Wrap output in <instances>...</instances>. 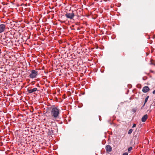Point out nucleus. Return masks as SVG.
<instances>
[{
	"label": "nucleus",
	"mask_w": 155,
	"mask_h": 155,
	"mask_svg": "<svg viewBox=\"0 0 155 155\" xmlns=\"http://www.w3.org/2000/svg\"><path fill=\"white\" fill-rule=\"evenodd\" d=\"M60 113V110L58 106H53L51 108V115L53 120L58 118Z\"/></svg>",
	"instance_id": "obj_1"
},
{
	"label": "nucleus",
	"mask_w": 155,
	"mask_h": 155,
	"mask_svg": "<svg viewBox=\"0 0 155 155\" xmlns=\"http://www.w3.org/2000/svg\"><path fill=\"white\" fill-rule=\"evenodd\" d=\"M38 72L35 70H32L29 75V77L30 78H36Z\"/></svg>",
	"instance_id": "obj_2"
},
{
	"label": "nucleus",
	"mask_w": 155,
	"mask_h": 155,
	"mask_svg": "<svg viewBox=\"0 0 155 155\" xmlns=\"http://www.w3.org/2000/svg\"><path fill=\"white\" fill-rule=\"evenodd\" d=\"M65 16L67 18L71 19H72L74 17V14L73 12L71 13H67L65 14Z\"/></svg>",
	"instance_id": "obj_3"
},
{
	"label": "nucleus",
	"mask_w": 155,
	"mask_h": 155,
	"mask_svg": "<svg viewBox=\"0 0 155 155\" xmlns=\"http://www.w3.org/2000/svg\"><path fill=\"white\" fill-rule=\"evenodd\" d=\"M6 25L4 24L0 25V34L1 33L5 30Z\"/></svg>",
	"instance_id": "obj_4"
},
{
	"label": "nucleus",
	"mask_w": 155,
	"mask_h": 155,
	"mask_svg": "<svg viewBox=\"0 0 155 155\" xmlns=\"http://www.w3.org/2000/svg\"><path fill=\"white\" fill-rule=\"evenodd\" d=\"M149 90L150 89L148 86H145L143 88L142 91L144 93H146L148 92Z\"/></svg>",
	"instance_id": "obj_5"
},
{
	"label": "nucleus",
	"mask_w": 155,
	"mask_h": 155,
	"mask_svg": "<svg viewBox=\"0 0 155 155\" xmlns=\"http://www.w3.org/2000/svg\"><path fill=\"white\" fill-rule=\"evenodd\" d=\"M37 90V88H34L32 89H28V92L29 93H32L36 91Z\"/></svg>",
	"instance_id": "obj_6"
},
{
	"label": "nucleus",
	"mask_w": 155,
	"mask_h": 155,
	"mask_svg": "<svg viewBox=\"0 0 155 155\" xmlns=\"http://www.w3.org/2000/svg\"><path fill=\"white\" fill-rule=\"evenodd\" d=\"M106 149L107 151L108 152H110L112 150V147L109 145H107L106 146Z\"/></svg>",
	"instance_id": "obj_7"
},
{
	"label": "nucleus",
	"mask_w": 155,
	"mask_h": 155,
	"mask_svg": "<svg viewBox=\"0 0 155 155\" xmlns=\"http://www.w3.org/2000/svg\"><path fill=\"white\" fill-rule=\"evenodd\" d=\"M148 116L147 114L144 115L142 118L141 121L143 122H144L146 121V120L147 119Z\"/></svg>",
	"instance_id": "obj_8"
},
{
	"label": "nucleus",
	"mask_w": 155,
	"mask_h": 155,
	"mask_svg": "<svg viewBox=\"0 0 155 155\" xmlns=\"http://www.w3.org/2000/svg\"><path fill=\"white\" fill-rule=\"evenodd\" d=\"M149 98V96H147V97L146 98L145 100V101H144V104L143 106H145V104L147 102Z\"/></svg>",
	"instance_id": "obj_9"
},
{
	"label": "nucleus",
	"mask_w": 155,
	"mask_h": 155,
	"mask_svg": "<svg viewBox=\"0 0 155 155\" xmlns=\"http://www.w3.org/2000/svg\"><path fill=\"white\" fill-rule=\"evenodd\" d=\"M137 110V108L136 107L132 109V111L134 113H135L136 112Z\"/></svg>",
	"instance_id": "obj_10"
},
{
	"label": "nucleus",
	"mask_w": 155,
	"mask_h": 155,
	"mask_svg": "<svg viewBox=\"0 0 155 155\" xmlns=\"http://www.w3.org/2000/svg\"><path fill=\"white\" fill-rule=\"evenodd\" d=\"M133 131V130L132 129H130L129 130L128 134H130L132 133Z\"/></svg>",
	"instance_id": "obj_11"
},
{
	"label": "nucleus",
	"mask_w": 155,
	"mask_h": 155,
	"mask_svg": "<svg viewBox=\"0 0 155 155\" xmlns=\"http://www.w3.org/2000/svg\"><path fill=\"white\" fill-rule=\"evenodd\" d=\"M132 149V148L131 147H130L128 149V151H130Z\"/></svg>",
	"instance_id": "obj_12"
},
{
	"label": "nucleus",
	"mask_w": 155,
	"mask_h": 155,
	"mask_svg": "<svg viewBox=\"0 0 155 155\" xmlns=\"http://www.w3.org/2000/svg\"><path fill=\"white\" fill-rule=\"evenodd\" d=\"M122 155H128V153L127 152L124 153Z\"/></svg>",
	"instance_id": "obj_13"
},
{
	"label": "nucleus",
	"mask_w": 155,
	"mask_h": 155,
	"mask_svg": "<svg viewBox=\"0 0 155 155\" xmlns=\"http://www.w3.org/2000/svg\"><path fill=\"white\" fill-rule=\"evenodd\" d=\"M136 125L135 124H133V126H132V127H136Z\"/></svg>",
	"instance_id": "obj_14"
},
{
	"label": "nucleus",
	"mask_w": 155,
	"mask_h": 155,
	"mask_svg": "<svg viewBox=\"0 0 155 155\" xmlns=\"http://www.w3.org/2000/svg\"><path fill=\"white\" fill-rule=\"evenodd\" d=\"M153 94H155V90L154 91H153Z\"/></svg>",
	"instance_id": "obj_15"
},
{
	"label": "nucleus",
	"mask_w": 155,
	"mask_h": 155,
	"mask_svg": "<svg viewBox=\"0 0 155 155\" xmlns=\"http://www.w3.org/2000/svg\"><path fill=\"white\" fill-rule=\"evenodd\" d=\"M37 87H39V84H37Z\"/></svg>",
	"instance_id": "obj_16"
},
{
	"label": "nucleus",
	"mask_w": 155,
	"mask_h": 155,
	"mask_svg": "<svg viewBox=\"0 0 155 155\" xmlns=\"http://www.w3.org/2000/svg\"><path fill=\"white\" fill-rule=\"evenodd\" d=\"M143 80H145L144 78H143Z\"/></svg>",
	"instance_id": "obj_17"
},
{
	"label": "nucleus",
	"mask_w": 155,
	"mask_h": 155,
	"mask_svg": "<svg viewBox=\"0 0 155 155\" xmlns=\"http://www.w3.org/2000/svg\"><path fill=\"white\" fill-rule=\"evenodd\" d=\"M154 64L155 65V64Z\"/></svg>",
	"instance_id": "obj_18"
}]
</instances>
